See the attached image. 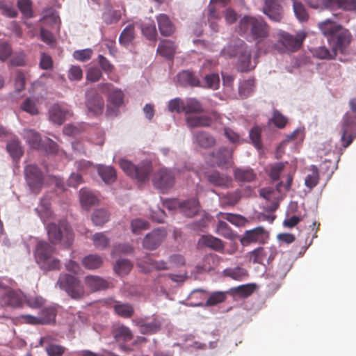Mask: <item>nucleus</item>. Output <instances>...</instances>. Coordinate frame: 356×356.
<instances>
[{
	"label": "nucleus",
	"instance_id": "nucleus-44",
	"mask_svg": "<svg viewBox=\"0 0 356 356\" xmlns=\"http://www.w3.org/2000/svg\"><path fill=\"white\" fill-rule=\"evenodd\" d=\"M291 1L293 2V11L296 17L300 21H307L309 18V15L302 3L298 0Z\"/></svg>",
	"mask_w": 356,
	"mask_h": 356
},
{
	"label": "nucleus",
	"instance_id": "nucleus-38",
	"mask_svg": "<svg viewBox=\"0 0 356 356\" xmlns=\"http://www.w3.org/2000/svg\"><path fill=\"white\" fill-rule=\"evenodd\" d=\"M6 149L13 159H19L23 155L22 147L17 138H13L8 141Z\"/></svg>",
	"mask_w": 356,
	"mask_h": 356
},
{
	"label": "nucleus",
	"instance_id": "nucleus-53",
	"mask_svg": "<svg viewBox=\"0 0 356 356\" xmlns=\"http://www.w3.org/2000/svg\"><path fill=\"white\" fill-rule=\"evenodd\" d=\"M17 7L24 17L31 18L33 16L31 0H18Z\"/></svg>",
	"mask_w": 356,
	"mask_h": 356
},
{
	"label": "nucleus",
	"instance_id": "nucleus-43",
	"mask_svg": "<svg viewBox=\"0 0 356 356\" xmlns=\"http://www.w3.org/2000/svg\"><path fill=\"white\" fill-rule=\"evenodd\" d=\"M109 216L107 210L104 209H97L92 213V220L95 225L102 226L108 221Z\"/></svg>",
	"mask_w": 356,
	"mask_h": 356
},
{
	"label": "nucleus",
	"instance_id": "nucleus-50",
	"mask_svg": "<svg viewBox=\"0 0 356 356\" xmlns=\"http://www.w3.org/2000/svg\"><path fill=\"white\" fill-rule=\"evenodd\" d=\"M203 111L202 104L195 99H189L184 103V112L188 113H200Z\"/></svg>",
	"mask_w": 356,
	"mask_h": 356
},
{
	"label": "nucleus",
	"instance_id": "nucleus-39",
	"mask_svg": "<svg viewBox=\"0 0 356 356\" xmlns=\"http://www.w3.org/2000/svg\"><path fill=\"white\" fill-rule=\"evenodd\" d=\"M223 274L225 276L229 277L236 281H241L248 276V270L239 266L226 268L224 270Z\"/></svg>",
	"mask_w": 356,
	"mask_h": 356
},
{
	"label": "nucleus",
	"instance_id": "nucleus-64",
	"mask_svg": "<svg viewBox=\"0 0 356 356\" xmlns=\"http://www.w3.org/2000/svg\"><path fill=\"white\" fill-rule=\"evenodd\" d=\"M184 102L179 98L172 99L168 103V109L171 112H184Z\"/></svg>",
	"mask_w": 356,
	"mask_h": 356
},
{
	"label": "nucleus",
	"instance_id": "nucleus-24",
	"mask_svg": "<svg viewBox=\"0 0 356 356\" xmlns=\"http://www.w3.org/2000/svg\"><path fill=\"white\" fill-rule=\"evenodd\" d=\"M49 119L53 122L62 124L68 115L72 113L68 110L63 109L59 104H54L51 106L49 111Z\"/></svg>",
	"mask_w": 356,
	"mask_h": 356
},
{
	"label": "nucleus",
	"instance_id": "nucleus-2",
	"mask_svg": "<svg viewBox=\"0 0 356 356\" xmlns=\"http://www.w3.org/2000/svg\"><path fill=\"white\" fill-rule=\"evenodd\" d=\"M240 30L249 33L250 36L259 44L264 41L270 33V27L261 18L245 16L239 22Z\"/></svg>",
	"mask_w": 356,
	"mask_h": 356
},
{
	"label": "nucleus",
	"instance_id": "nucleus-42",
	"mask_svg": "<svg viewBox=\"0 0 356 356\" xmlns=\"http://www.w3.org/2000/svg\"><path fill=\"white\" fill-rule=\"evenodd\" d=\"M216 232L227 239L233 240L236 238V234L232 230L227 223L222 220L218 222Z\"/></svg>",
	"mask_w": 356,
	"mask_h": 356
},
{
	"label": "nucleus",
	"instance_id": "nucleus-31",
	"mask_svg": "<svg viewBox=\"0 0 356 356\" xmlns=\"http://www.w3.org/2000/svg\"><path fill=\"white\" fill-rule=\"evenodd\" d=\"M176 45L170 40H163L159 44L157 52L168 58H171L175 53Z\"/></svg>",
	"mask_w": 356,
	"mask_h": 356
},
{
	"label": "nucleus",
	"instance_id": "nucleus-14",
	"mask_svg": "<svg viewBox=\"0 0 356 356\" xmlns=\"http://www.w3.org/2000/svg\"><path fill=\"white\" fill-rule=\"evenodd\" d=\"M98 88L102 93L108 95V101L115 108H118L122 104L124 93L122 90L115 88L109 83H99L98 84Z\"/></svg>",
	"mask_w": 356,
	"mask_h": 356
},
{
	"label": "nucleus",
	"instance_id": "nucleus-60",
	"mask_svg": "<svg viewBox=\"0 0 356 356\" xmlns=\"http://www.w3.org/2000/svg\"><path fill=\"white\" fill-rule=\"evenodd\" d=\"M204 83L206 86L209 88L216 90L220 86L219 75L216 73L207 74L204 77Z\"/></svg>",
	"mask_w": 356,
	"mask_h": 356
},
{
	"label": "nucleus",
	"instance_id": "nucleus-36",
	"mask_svg": "<svg viewBox=\"0 0 356 356\" xmlns=\"http://www.w3.org/2000/svg\"><path fill=\"white\" fill-rule=\"evenodd\" d=\"M103 264V259L97 254H89L82 259V265L88 270H95Z\"/></svg>",
	"mask_w": 356,
	"mask_h": 356
},
{
	"label": "nucleus",
	"instance_id": "nucleus-29",
	"mask_svg": "<svg viewBox=\"0 0 356 356\" xmlns=\"http://www.w3.org/2000/svg\"><path fill=\"white\" fill-rule=\"evenodd\" d=\"M136 37V31L134 24H129L121 32L119 42L121 45L128 47L133 44Z\"/></svg>",
	"mask_w": 356,
	"mask_h": 356
},
{
	"label": "nucleus",
	"instance_id": "nucleus-13",
	"mask_svg": "<svg viewBox=\"0 0 356 356\" xmlns=\"http://www.w3.org/2000/svg\"><path fill=\"white\" fill-rule=\"evenodd\" d=\"M178 206L179 209L181 213L188 218H193L196 216L200 211V203L195 198L187 200L186 201L179 202L174 200L165 203V207L171 209L172 207Z\"/></svg>",
	"mask_w": 356,
	"mask_h": 356
},
{
	"label": "nucleus",
	"instance_id": "nucleus-49",
	"mask_svg": "<svg viewBox=\"0 0 356 356\" xmlns=\"http://www.w3.org/2000/svg\"><path fill=\"white\" fill-rule=\"evenodd\" d=\"M0 10L3 15L10 18H15L18 15V12L13 4L6 1H0Z\"/></svg>",
	"mask_w": 356,
	"mask_h": 356
},
{
	"label": "nucleus",
	"instance_id": "nucleus-22",
	"mask_svg": "<svg viewBox=\"0 0 356 356\" xmlns=\"http://www.w3.org/2000/svg\"><path fill=\"white\" fill-rule=\"evenodd\" d=\"M156 22L159 32L163 36L168 37L175 32L176 27L166 14L161 13L157 15Z\"/></svg>",
	"mask_w": 356,
	"mask_h": 356
},
{
	"label": "nucleus",
	"instance_id": "nucleus-35",
	"mask_svg": "<svg viewBox=\"0 0 356 356\" xmlns=\"http://www.w3.org/2000/svg\"><path fill=\"white\" fill-rule=\"evenodd\" d=\"M201 241L202 244L205 246L217 252H222L224 250L225 245L223 241L211 235L202 236Z\"/></svg>",
	"mask_w": 356,
	"mask_h": 356
},
{
	"label": "nucleus",
	"instance_id": "nucleus-59",
	"mask_svg": "<svg viewBox=\"0 0 356 356\" xmlns=\"http://www.w3.org/2000/svg\"><path fill=\"white\" fill-rule=\"evenodd\" d=\"M242 197L241 193L239 190H236L233 192L227 193L222 197L224 202L228 205L234 206L236 204Z\"/></svg>",
	"mask_w": 356,
	"mask_h": 356
},
{
	"label": "nucleus",
	"instance_id": "nucleus-51",
	"mask_svg": "<svg viewBox=\"0 0 356 356\" xmlns=\"http://www.w3.org/2000/svg\"><path fill=\"white\" fill-rule=\"evenodd\" d=\"M26 302V305L33 309H39L42 307L44 303L45 300L40 296H24V302Z\"/></svg>",
	"mask_w": 356,
	"mask_h": 356
},
{
	"label": "nucleus",
	"instance_id": "nucleus-63",
	"mask_svg": "<svg viewBox=\"0 0 356 356\" xmlns=\"http://www.w3.org/2000/svg\"><path fill=\"white\" fill-rule=\"evenodd\" d=\"M133 233L139 234L142 230L149 229V224L147 221L141 219H134L131 223Z\"/></svg>",
	"mask_w": 356,
	"mask_h": 356
},
{
	"label": "nucleus",
	"instance_id": "nucleus-61",
	"mask_svg": "<svg viewBox=\"0 0 356 356\" xmlns=\"http://www.w3.org/2000/svg\"><path fill=\"white\" fill-rule=\"evenodd\" d=\"M226 293L218 291L212 293L206 302L207 306H213L224 302L226 299Z\"/></svg>",
	"mask_w": 356,
	"mask_h": 356
},
{
	"label": "nucleus",
	"instance_id": "nucleus-52",
	"mask_svg": "<svg viewBox=\"0 0 356 356\" xmlns=\"http://www.w3.org/2000/svg\"><path fill=\"white\" fill-rule=\"evenodd\" d=\"M121 18V13L119 10L108 9L102 15V19L106 24L117 23Z\"/></svg>",
	"mask_w": 356,
	"mask_h": 356
},
{
	"label": "nucleus",
	"instance_id": "nucleus-17",
	"mask_svg": "<svg viewBox=\"0 0 356 356\" xmlns=\"http://www.w3.org/2000/svg\"><path fill=\"white\" fill-rule=\"evenodd\" d=\"M166 232L163 229H156L147 234L143 239V248L154 250L161 245L166 237Z\"/></svg>",
	"mask_w": 356,
	"mask_h": 356
},
{
	"label": "nucleus",
	"instance_id": "nucleus-8",
	"mask_svg": "<svg viewBox=\"0 0 356 356\" xmlns=\"http://www.w3.org/2000/svg\"><path fill=\"white\" fill-rule=\"evenodd\" d=\"M111 334L122 351L133 350L132 346L128 344L134 339V334L129 327L124 324L115 325L112 328Z\"/></svg>",
	"mask_w": 356,
	"mask_h": 356
},
{
	"label": "nucleus",
	"instance_id": "nucleus-1",
	"mask_svg": "<svg viewBox=\"0 0 356 356\" xmlns=\"http://www.w3.org/2000/svg\"><path fill=\"white\" fill-rule=\"evenodd\" d=\"M318 27L332 45V50L325 47H318L314 52L316 57L321 59H332L337 56V51L341 54L346 52L350 42V34L347 29L329 19L319 23Z\"/></svg>",
	"mask_w": 356,
	"mask_h": 356
},
{
	"label": "nucleus",
	"instance_id": "nucleus-30",
	"mask_svg": "<svg viewBox=\"0 0 356 356\" xmlns=\"http://www.w3.org/2000/svg\"><path fill=\"white\" fill-rule=\"evenodd\" d=\"M112 307L114 312L118 316L124 318H129L134 314V309L133 306L129 303L115 301Z\"/></svg>",
	"mask_w": 356,
	"mask_h": 356
},
{
	"label": "nucleus",
	"instance_id": "nucleus-62",
	"mask_svg": "<svg viewBox=\"0 0 356 356\" xmlns=\"http://www.w3.org/2000/svg\"><path fill=\"white\" fill-rule=\"evenodd\" d=\"M45 350L48 356H63L65 351V348L58 344L49 343Z\"/></svg>",
	"mask_w": 356,
	"mask_h": 356
},
{
	"label": "nucleus",
	"instance_id": "nucleus-16",
	"mask_svg": "<svg viewBox=\"0 0 356 356\" xmlns=\"http://www.w3.org/2000/svg\"><path fill=\"white\" fill-rule=\"evenodd\" d=\"M263 11L272 21L281 22L284 17L282 0H265Z\"/></svg>",
	"mask_w": 356,
	"mask_h": 356
},
{
	"label": "nucleus",
	"instance_id": "nucleus-27",
	"mask_svg": "<svg viewBox=\"0 0 356 356\" xmlns=\"http://www.w3.org/2000/svg\"><path fill=\"white\" fill-rule=\"evenodd\" d=\"M80 202L83 208L88 210L92 206L97 203V197L88 188H81L79 191Z\"/></svg>",
	"mask_w": 356,
	"mask_h": 356
},
{
	"label": "nucleus",
	"instance_id": "nucleus-54",
	"mask_svg": "<svg viewBox=\"0 0 356 356\" xmlns=\"http://www.w3.org/2000/svg\"><path fill=\"white\" fill-rule=\"evenodd\" d=\"M268 252L263 248H258L250 252V261L253 264H263Z\"/></svg>",
	"mask_w": 356,
	"mask_h": 356
},
{
	"label": "nucleus",
	"instance_id": "nucleus-41",
	"mask_svg": "<svg viewBox=\"0 0 356 356\" xmlns=\"http://www.w3.org/2000/svg\"><path fill=\"white\" fill-rule=\"evenodd\" d=\"M24 138L33 149H39L41 147L42 139L40 134L31 129L26 130L24 133Z\"/></svg>",
	"mask_w": 356,
	"mask_h": 356
},
{
	"label": "nucleus",
	"instance_id": "nucleus-12",
	"mask_svg": "<svg viewBox=\"0 0 356 356\" xmlns=\"http://www.w3.org/2000/svg\"><path fill=\"white\" fill-rule=\"evenodd\" d=\"M356 127V114L346 113L343 118V124L341 128V140L342 146L347 147L356 137L355 129Z\"/></svg>",
	"mask_w": 356,
	"mask_h": 356
},
{
	"label": "nucleus",
	"instance_id": "nucleus-56",
	"mask_svg": "<svg viewBox=\"0 0 356 356\" xmlns=\"http://www.w3.org/2000/svg\"><path fill=\"white\" fill-rule=\"evenodd\" d=\"M270 121L276 127L283 129L288 122V118L283 115L279 111L275 110L273 113Z\"/></svg>",
	"mask_w": 356,
	"mask_h": 356
},
{
	"label": "nucleus",
	"instance_id": "nucleus-37",
	"mask_svg": "<svg viewBox=\"0 0 356 356\" xmlns=\"http://www.w3.org/2000/svg\"><path fill=\"white\" fill-rule=\"evenodd\" d=\"M177 81L182 86H199L200 81L195 75L189 71H182L177 74Z\"/></svg>",
	"mask_w": 356,
	"mask_h": 356
},
{
	"label": "nucleus",
	"instance_id": "nucleus-40",
	"mask_svg": "<svg viewBox=\"0 0 356 356\" xmlns=\"http://www.w3.org/2000/svg\"><path fill=\"white\" fill-rule=\"evenodd\" d=\"M57 311L54 307L50 306L42 309L38 316L40 324H49L55 321Z\"/></svg>",
	"mask_w": 356,
	"mask_h": 356
},
{
	"label": "nucleus",
	"instance_id": "nucleus-3",
	"mask_svg": "<svg viewBox=\"0 0 356 356\" xmlns=\"http://www.w3.org/2000/svg\"><path fill=\"white\" fill-rule=\"evenodd\" d=\"M56 248L45 241H39L37 243L35 252V258L40 268L44 271L59 270L60 261L53 257Z\"/></svg>",
	"mask_w": 356,
	"mask_h": 356
},
{
	"label": "nucleus",
	"instance_id": "nucleus-26",
	"mask_svg": "<svg viewBox=\"0 0 356 356\" xmlns=\"http://www.w3.org/2000/svg\"><path fill=\"white\" fill-rule=\"evenodd\" d=\"M85 284L92 291L105 290L108 287V282L97 275H87L85 277Z\"/></svg>",
	"mask_w": 356,
	"mask_h": 356
},
{
	"label": "nucleus",
	"instance_id": "nucleus-23",
	"mask_svg": "<svg viewBox=\"0 0 356 356\" xmlns=\"http://www.w3.org/2000/svg\"><path fill=\"white\" fill-rule=\"evenodd\" d=\"M138 265L145 273L154 270H161L168 269L167 263L163 261H154L149 256L145 257L138 262Z\"/></svg>",
	"mask_w": 356,
	"mask_h": 356
},
{
	"label": "nucleus",
	"instance_id": "nucleus-45",
	"mask_svg": "<svg viewBox=\"0 0 356 356\" xmlns=\"http://www.w3.org/2000/svg\"><path fill=\"white\" fill-rule=\"evenodd\" d=\"M132 267V264L128 259H121L116 261L114 270L117 274L124 275L131 271Z\"/></svg>",
	"mask_w": 356,
	"mask_h": 356
},
{
	"label": "nucleus",
	"instance_id": "nucleus-15",
	"mask_svg": "<svg viewBox=\"0 0 356 356\" xmlns=\"http://www.w3.org/2000/svg\"><path fill=\"white\" fill-rule=\"evenodd\" d=\"M152 181L155 187L164 191L173 186L175 176L170 170L161 168L154 174Z\"/></svg>",
	"mask_w": 356,
	"mask_h": 356
},
{
	"label": "nucleus",
	"instance_id": "nucleus-20",
	"mask_svg": "<svg viewBox=\"0 0 356 356\" xmlns=\"http://www.w3.org/2000/svg\"><path fill=\"white\" fill-rule=\"evenodd\" d=\"M232 151L227 147H220L216 152H213L211 156L214 159L213 162L221 168H229L233 164Z\"/></svg>",
	"mask_w": 356,
	"mask_h": 356
},
{
	"label": "nucleus",
	"instance_id": "nucleus-4",
	"mask_svg": "<svg viewBox=\"0 0 356 356\" xmlns=\"http://www.w3.org/2000/svg\"><path fill=\"white\" fill-rule=\"evenodd\" d=\"M47 234L51 243L69 248L74 241V234L68 222L60 220L58 224L49 223L47 226Z\"/></svg>",
	"mask_w": 356,
	"mask_h": 356
},
{
	"label": "nucleus",
	"instance_id": "nucleus-47",
	"mask_svg": "<svg viewBox=\"0 0 356 356\" xmlns=\"http://www.w3.org/2000/svg\"><path fill=\"white\" fill-rule=\"evenodd\" d=\"M161 324L159 321L154 318L151 322L140 325V332L144 334H151L160 330Z\"/></svg>",
	"mask_w": 356,
	"mask_h": 356
},
{
	"label": "nucleus",
	"instance_id": "nucleus-9",
	"mask_svg": "<svg viewBox=\"0 0 356 356\" xmlns=\"http://www.w3.org/2000/svg\"><path fill=\"white\" fill-rule=\"evenodd\" d=\"M24 175L26 181L31 191L38 195L44 184V177L42 171L35 165L30 164L25 167Z\"/></svg>",
	"mask_w": 356,
	"mask_h": 356
},
{
	"label": "nucleus",
	"instance_id": "nucleus-58",
	"mask_svg": "<svg viewBox=\"0 0 356 356\" xmlns=\"http://www.w3.org/2000/svg\"><path fill=\"white\" fill-rule=\"evenodd\" d=\"M94 245L97 249H104L109 245V239L103 233H96L92 236Z\"/></svg>",
	"mask_w": 356,
	"mask_h": 356
},
{
	"label": "nucleus",
	"instance_id": "nucleus-25",
	"mask_svg": "<svg viewBox=\"0 0 356 356\" xmlns=\"http://www.w3.org/2000/svg\"><path fill=\"white\" fill-rule=\"evenodd\" d=\"M323 4L331 10L335 8L345 10H356V0H323Z\"/></svg>",
	"mask_w": 356,
	"mask_h": 356
},
{
	"label": "nucleus",
	"instance_id": "nucleus-6",
	"mask_svg": "<svg viewBox=\"0 0 356 356\" xmlns=\"http://www.w3.org/2000/svg\"><path fill=\"white\" fill-rule=\"evenodd\" d=\"M305 35L296 37L285 31L277 33V41L272 48L280 53H291L298 51L302 46Z\"/></svg>",
	"mask_w": 356,
	"mask_h": 356
},
{
	"label": "nucleus",
	"instance_id": "nucleus-11",
	"mask_svg": "<svg viewBox=\"0 0 356 356\" xmlns=\"http://www.w3.org/2000/svg\"><path fill=\"white\" fill-rule=\"evenodd\" d=\"M222 116L217 111H211L209 115H190L186 117V122L190 129L196 127H209L213 122H220Z\"/></svg>",
	"mask_w": 356,
	"mask_h": 356
},
{
	"label": "nucleus",
	"instance_id": "nucleus-19",
	"mask_svg": "<svg viewBox=\"0 0 356 356\" xmlns=\"http://www.w3.org/2000/svg\"><path fill=\"white\" fill-rule=\"evenodd\" d=\"M267 236L268 234L264 228L257 227L253 229L246 231L241 238V242L243 245H247L252 243H264Z\"/></svg>",
	"mask_w": 356,
	"mask_h": 356
},
{
	"label": "nucleus",
	"instance_id": "nucleus-48",
	"mask_svg": "<svg viewBox=\"0 0 356 356\" xmlns=\"http://www.w3.org/2000/svg\"><path fill=\"white\" fill-rule=\"evenodd\" d=\"M218 215L220 216L223 219L238 227L244 225L247 222L245 217L238 214L220 213Z\"/></svg>",
	"mask_w": 356,
	"mask_h": 356
},
{
	"label": "nucleus",
	"instance_id": "nucleus-21",
	"mask_svg": "<svg viewBox=\"0 0 356 356\" xmlns=\"http://www.w3.org/2000/svg\"><path fill=\"white\" fill-rule=\"evenodd\" d=\"M251 65V51L246 44L243 43L239 51L237 69L240 72H248L253 69Z\"/></svg>",
	"mask_w": 356,
	"mask_h": 356
},
{
	"label": "nucleus",
	"instance_id": "nucleus-33",
	"mask_svg": "<svg viewBox=\"0 0 356 356\" xmlns=\"http://www.w3.org/2000/svg\"><path fill=\"white\" fill-rule=\"evenodd\" d=\"M234 175L238 182H251L256 178V175L251 168H236Z\"/></svg>",
	"mask_w": 356,
	"mask_h": 356
},
{
	"label": "nucleus",
	"instance_id": "nucleus-28",
	"mask_svg": "<svg viewBox=\"0 0 356 356\" xmlns=\"http://www.w3.org/2000/svg\"><path fill=\"white\" fill-rule=\"evenodd\" d=\"M194 137L198 145L202 148H209L216 145L215 138L204 131H199L195 133Z\"/></svg>",
	"mask_w": 356,
	"mask_h": 356
},
{
	"label": "nucleus",
	"instance_id": "nucleus-7",
	"mask_svg": "<svg viewBox=\"0 0 356 356\" xmlns=\"http://www.w3.org/2000/svg\"><path fill=\"white\" fill-rule=\"evenodd\" d=\"M57 284L73 299H80L84 295L83 286L81 281L73 275L60 274Z\"/></svg>",
	"mask_w": 356,
	"mask_h": 356
},
{
	"label": "nucleus",
	"instance_id": "nucleus-10",
	"mask_svg": "<svg viewBox=\"0 0 356 356\" xmlns=\"http://www.w3.org/2000/svg\"><path fill=\"white\" fill-rule=\"evenodd\" d=\"M85 104L88 113L92 115L99 116L104 112V100L95 88L86 90Z\"/></svg>",
	"mask_w": 356,
	"mask_h": 356
},
{
	"label": "nucleus",
	"instance_id": "nucleus-18",
	"mask_svg": "<svg viewBox=\"0 0 356 356\" xmlns=\"http://www.w3.org/2000/svg\"><path fill=\"white\" fill-rule=\"evenodd\" d=\"M24 296L13 289L7 290L0 298V305L5 307L17 308L22 307Z\"/></svg>",
	"mask_w": 356,
	"mask_h": 356
},
{
	"label": "nucleus",
	"instance_id": "nucleus-34",
	"mask_svg": "<svg viewBox=\"0 0 356 356\" xmlns=\"http://www.w3.org/2000/svg\"><path fill=\"white\" fill-rule=\"evenodd\" d=\"M97 171L102 180L106 184L113 183L116 179L115 170L111 166L99 165Z\"/></svg>",
	"mask_w": 356,
	"mask_h": 356
},
{
	"label": "nucleus",
	"instance_id": "nucleus-46",
	"mask_svg": "<svg viewBox=\"0 0 356 356\" xmlns=\"http://www.w3.org/2000/svg\"><path fill=\"white\" fill-rule=\"evenodd\" d=\"M311 170L312 173L307 175L305 180V186L309 189L314 188L320 179L318 168L316 165H312Z\"/></svg>",
	"mask_w": 356,
	"mask_h": 356
},
{
	"label": "nucleus",
	"instance_id": "nucleus-55",
	"mask_svg": "<svg viewBox=\"0 0 356 356\" xmlns=\"http://www.w3.org/2000/svg\"><path fill=\"white\" fill-rule=\"evenodd\" d=\"M21 108L30 113L32 115H37L38 113V109L36 106V101L31 97L26 98L21 104Z\"/></svg>",
	"mask_w": 356,
	"mask_h": 356
},
{
	"label": "nucleus",
	"instance_id": "nucleus-57",
	"mask_svg": "<svg viewBox=\"0 0 356 356\" xmlns=\"http://www.w3.org/2000/svg\"><path fill=\"white\" fill-rule=\"evenodd\" d=\"M261 129L259 127H254L250 131V138L257 149H261L262 143L261 140Z\"/></svg>",
	"mask_w": 356,
	"mask_h": 356
},
{
	"label": "nucleus",
	"instance_id": "nucleus-32",
	"mask_svg": "<svg viewBox=\"0 0 356 356\" xmlns=\"http://www.w3.org/2000/svg\"><path fill=\"white\" fill-rule=\"evenodd\" d=\"M208 181L216 186L220 187H228L232 183L230 177L220 174L218 172H213L208 176Z\"/></svg>",
	"mask_w": 356,
	"mask_h": 356
},
{
	"label": "nucleus",
	"instance_id": "nucleus-5",
	"mask_svg": "<svg viewBox=\"0 0 356 356\" xmlns=\"http://www.w3.org/2000/svg\"><path fill=\"white\" fill-rule=\"evenodd\" d=\"M119 164L122 170L128 176L140 183L147 181L152 171V165L149 162H143L136 165L127 160L121 159Z\"/></svg>",
	"mask_w": 356,
	"mask_h": 356
}]
</instances>
